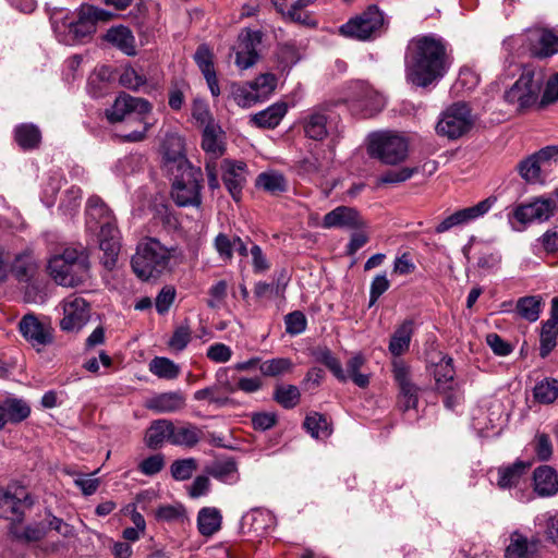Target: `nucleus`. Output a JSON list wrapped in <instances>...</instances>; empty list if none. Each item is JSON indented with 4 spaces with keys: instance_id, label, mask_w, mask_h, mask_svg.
<instances>
[{
    "instance_id": "obj_1",
    "label": "nucleus",
    "mask_w": 558,
    "mask_h": 558,
    "mask_svg": "<svg viewBox=\"0 0 558 558\" xmlns=\"http://www.w3.org/2000/svg\"><path fill=\"white\" fill-rule=\"evenodd\" d=\"M405 78L416 87L441 80L451 65L448 44L434 34L413 37L405 52Z\"/></svg>"
},
{
    "instance_id": "obj_2",
    "label": "nucleus",
    "mask_w": 558,
    "mask_h": 558,
    "mask_svg": "<svg viewBox=\"0 0 558 558\" xmlns=\"http://www.w3.org/2000/svg\"><path fill=\"white\" fill-rule=\"evenodd\" d=\"M47 269L57 284L66 288L84 286L92 278L89 254L83 246H69L54 254Z\"/></svg>"
},
{
    "instance_id": "obj_3",
    "label": "nucleus",
    "mask_w": 558,
    "mask_h": 558,
    "mask_svg": "<svg viewBox=\"0 0 558 558\" xmlns=\"http://www.w3.org/2000/svg\"><path fill=\"white\" fill-rule=\"evenodd\" d=\"M175 247H167L156 238L143 239L132 256L131 266L134 274L142 280L157 278L169 270Z\"/></svg>"
},
{
    "instance_id": "obj_4",
    "label": "nucleus",
    "mask_w": 558,
    "mask_h": 558,
    "mask_svg": "<svg viewBox=\"0 0 558 558\" xmlns=\"http://www.w3.org/2000/svg\"><path fill=\"white\" fill-rule=\"evenodd\" d=\"M340 34L344 37L366 41L381 36L386 31L384 13L376 7L366 10L341 25Z\"/></svg>"
},
{
    "instance_id": "obj_5",
    "label": "nucleus",
    "mask_w": 558,
    "mask_h": 558,
    "mask_svg": "<svg viewBox=\"0 0 558 558\" xmlns=\"http://www.w3.org/2000/svg\"><path fill=\"white\" fill-rule=\"evenodd\" d=\"M367 153L386 165H398L408 155V142L392 132H375L368 136Z\"/></svg>"
},
{
    "instance_id": "obj_6",
    "label": "nucleus",
    "mask_w": 558,
    "mask_h": 558,
    "mask_svg": "<svg viewBox=\"0 0 558 558\" xmlns=\"http://www.w3.org/2000/svg\"><path fill=\"white\" fill-rule=\"evenodd\" d=\"M110 17L111 14L104 9L94 5H82L77 21L69 23L64 21L61 25L54 22V29L57 32H60L62 27L68 29V38L65 39L68 44L81 43L96 32L98 21H108Z\"/></svg>"
},
{
    "instance_id": "obj_7",
    "label": "nucleus",
    "mask_w": 558,
    "mask_h": 558,
    "mask_svg": "<svg viewBox=\"0 0 558 558\" xmlns=\"http://www.w3.org/2000/svg\"><path fill=\"white\" fill-rule=\"evenodd\" d=\"M474 125V117L465 102H454L441 114L436 132L449 140H457L466 134Z\"/></svg>"
},
{
    "instance_id": "obj_8",
    "label": "nucleus",
    "mask_w": 558,
    "mask_h": 558,
    "mask_svg": "<svg viewBox=\"0 0 558 558\" xmlns=\"http://www.w3.org/2000/svg\"><path fill=\"white\" fill-rule=\"evenodd\" d=\"M162 163L167 172L185 174L194 169L185 155V143L181 135L167 132L161 144Z\"/></svg>"
},
{
    "instance_id": "obj_9",
    "label": "nucleus",
    "mask_w": 558,
    "mask_h": 558,
    "mask_svg": "<svg viewBox=\"0 0 558 558\" xmlns=\"http://www.w3.org/2000/svg\"><path fill=\"white\" fill-rule=\"evenodd\" d=\"M34 500L25 487L14 483L7 488L0 487V518L20 521L24 510L31 508Z\"/></svg>"
},
{
    "instance_id": "obj_10",
    "label": "nucleus",
    "mask_w": 558,
    "mask_h": 558,
    "mask_svg": "<svg viewBox=\"0 0 558 558\" xmlns=\"http://www.w3.org/2000/svg\"><path fill=\"white\" fill-rule=\"evenodd\" d=\"M392 376L398 386V407L405 412L415 409L418 403L420 388L413 383L411 368L403 361L392 363Z\"/></svg>"
},
{
    "instance_id": "obj_11",
    "label": "nucleus",
    "mask_w": 558,
    "mask_h": 558,
    "mask_svg": "<svg viewBox=\"0 0 558 558\" xmlns=\"http://www.w3.org/2000/svg\"><path fill=\"white\" fill-rule=\"evenodd\" d=\"M529 33V51L533 58L544 60L558 53V26L531 27Z\"/></svg>"
},
{
    "instance_id": "obj_12",
    "label": "nucleus",
    "mask_w": 558,
    "mask_h": 558,
    "mask_svg": "<svg viewBox=\"0 0 558 558\" xmlns=\"http://www.w3.org/2000/svg\"><path fill=\"white\" fill-rule=\"evenodd\" d=\"M262 40L263 33L260 31L242 29L235 48V64L238 68L246 70L257 62L259 58L258 47L262 45Z\"/></svg>"
},
{
    "instance_id": "obj_13",
    "label": "nucleus",
    "mask_w": 558,
    "mask_h": 558,
    "mask_svg": "<svg viewBox=\"0 0 558 558\" xmlns=\"http://www.w3.org/2000/svg\"><path fill=\"white\" fill-rule=\"evenodd\" d=\"M151 108L153 107L148 100L121 93L116 98L113 105L106 109L105 114L110 123H118L123 121L128 114L133 112L140 116L147 114L151 111Z\"/></svg>"
},
{
    "instance_id": "obj_14",
    "label": "nucleus",
    "mask_w": 558,
    "mask_h": 558,
    "mask_svg": "<svg viewBox=\"0 0 558 558\" xmlns=\"http://www.w3.org/2000/svg\"><path fill=\"white\" fill-rule=\"evenodd\" d=\"M497 197L495 195L488 196L474 206L459 209L445 218L436 228L437 233H444L453 227L465 225L480 217L486 215L490 208L496 204Z\"/></svg>"
},
{
    "instance_id": "obj_15",
    "label": "nucleus",
    "mask_w": 558,
    "mask_h": 558,
    "mask_svg": "<svg viewBox=\"0 0 558 558\" xmlns=\"http://www.w3.org/2000/svg\"><path fill=\"white\" fill-rule=\"evenodd\" d=\"M222 134L223 132L220 126L214 123H208L203 131L202 148L207 155V174H216L218 172L217 159H219L226 150Z\"/></svg>"
},
{
    "instance_id": "obj_16",
    "label": "nucleus",
    "mask_w": 558,
    "mask_h": 558,
    "mask_svg": "<svg viewBox=\"0 0 558 558\" xmlns=\"http://www.w3.org/2000/svg\"><path fill=\"white\" fill-rule=\"evenodd\" d=\"M64 316L60 322V327L65 331L80 330L89 318V306L87 302L80 296H72L64 300Z\"/></svg>"
},
{
    "instance_id": "obj_17",
    "label": "nucleus",
    "mask_w": 558,
    "mask_h": 558,
    "mask_svg": "<svg viewBox=\"0 0 558 558\" xmlns=\"http://www.w3.org/2000/svg\"><path fill=\"white\" fill-rule=\"evenodd\" d=\"M202 183L196 177H175L172 183L171 197L180 207L198 206L201 204Z\"/></svg>"
},
{
    "instance_id": "obj_18",
    "label": "nucleus",
    "mask_w": 558,
    "mask_h": 558,
    "mask_svg": "<svg viewBox=\"0 0 558 558\" xmlns=\"http://www.w3.org/2000/svg\"><path fill=\"white\" fill-rule=\"evenodd\" d=\"M22 336L33 347H45L52 342V329L41 323L34 314H26L19 324Z\"/></svg>"
},
{
    "instance_id": "obj_19",
    "label": "nucleus",
    "mask_w": 558,
    "mask_h": 558,
    "mask_svg": "<svg viewBox=\"0 0 558 558\" xmlns=\"http://www.w3.org/2000/svg\"><path fill=\"white\" fill-rule=\"evenodd\" d=\"M330 105L324 104L312 108L303 118L305 135L314 141H323L328 135L327 123L330 118Z\"/></svg>"
},
{
    "instance_id": "obj_20",
    "label": "nucleus",
    "mask_w": 558,
    "mask_h": 558,
    "mask_svg": "<svg viewBox=\"0 0 558 558\" xmlns=\"http://www.w3.org/2000/svg\"><path fill=\"white\" fill-rule=\"evenodd\" d=\"M322 226L325 229H356L363 227L364 222L356 209L348 206H338L324 216Z\"/></svg>"
},
{
    "instance_id": "obj_21",
    "label": "nucleus",
    "mask_w": 558,
    "mask_h": 558,
    "mask_svg": "<svg viewBox=\"0 0 558 558\" xmlns=\"http://www.w3.org/2000/svg\"><path fill=\"white\" fill-rule=\"evenodd\" d=\"M533 489L538 497L546 498L558 493V475L554 468L539 465L533 472Z\"/></svg>"
},
{
    "instance_id": "obj_22",
    "label": "nucleus",
    "mask_w": 558,
    "mask_h": 558,
    "mask_svg": "<svg viewBox=\"0 0 558 558\" xmlns=\"http://www.w3.org/2000/svg\"><path fill=\"white\" fill-rule=\"evenodd\" d=\"M31 414L29 404L20 398H7L0 403V430L7 423L17 424Z\"/></svg>"
},
{
    "instance_id": "obj_23",
    "label": "nucleus",
    "mask_w": 558,
    "mask_h": 558,
    "mask_svg": "<svg viewBox=\"0 0 558 558\" xmlns=\"http://www.w3.org/2000/svg\"><path fill=\"white\" fill-rule=\"evenodd\" d=\"M558 101V73L548 77L545 83L541 98L533 95L525 86V108H534L542 111L548 106Z\"/></svg>"
},
{
    "instance_id": "obj_24",
    "label": "nucleus",
    "mask_w": 558,
    "mask_h": 558,
    "mask_svg": "<svg viewBox=\"0 0 558 558\" xmlns=\"http://www.w3.org/2000/svg\"><path fill=\"white\" fill-rule=\"evenodd\" d=\"M430 374L435 379L437 391L440 393H447L453 391L457 387L454 381V368L452 366V359L449 356H442L437 363L430 367Z\"/></svg>"
},
{
    "instance_id": "obj_25",
    "label": "nucleus",
    "mask_w": 558,
    "mask_h": 558,
    "mask_svg": "<svg viewBox=\"0 0 558 558\" xmlns=\"http://www.w3.org/2000/svg\"><path fill=\"white\" fill-rule=\"evenodd\" d=\"M185 407V397L181 391L158 393L146 401V408L156 413H173Z\"/></svg>"
},
{
    "instance_id": "obj_26",
    "label": "nucleus",
    "mask_w": 558,
    "mask_h": 558,
    "mask_svg": "<svg viewBox=\"0 0 558 558\" xmlns=\"http://www.w3.org/2000/svg\"><path fill=\"white\" fill-rule=\"evenodd\" d=\"M203 437L204 432L197 425L190 422H173V446L191 449L196 447Z\"/></svg>"
},
{
    "instance_id": "obj_27",
    "label": "nucleus",
    "mask_w": 558,
    "mask_h": 558,
    "mask_svg": "<svg viewBox=\"0 0 558 558\" xmlns=\"http://www.w3.org/2000/svg\"><path fill=\"white\" fill-rule=\"evenodd\" d=\"M173 421L160 418L153 421L145 436V444L150 449H158L165 442L172 445Z\"/></svg>"
},
{
    "instance_id": "obj_28",
    "label": "nucleus",
    "mask_w": 558,
    "mask_h": 558,
    "mask_svg": "<svg viewBox=\"0 0 558 558\" xmlns=\"http://www.w3.org/2000/svg\"><path fill=\"white\" fill-rule=\"evenodd\" d=\"M287 110L288 106L286 102H276L267 109L253 114L250 121L260 129H274L279 125Z\"/></svg>"
},
{
    "instance_id": "obj_29",
    "label": "nucleus",
    "mask_w": 558,
    "mask_h": 558,
    "mask_svg": "<svg viewBox=\"0 0 558 558\" xmlns=\"http://www.w3.org/2000/svg\"><path fill=\"white\" fill-rule=\"evenodd\" d=\"M105 39L128 56H134L136 53L135 38L132 32L125 26L111 27L107 31Z\"/></svg>"
},
{
    "instance_id": "obj_30",
    "label": "nucleus",
    "mask_w": 558,
    "mask_h": 558,
    "mask_svg": "<svg viewBox=\"0 0 558 558\" xmlns=\"http://www.w3.org/2000/svg\"><path fill=\"white\" fill-rule=\"evenodd\" d=\"M14 140L23 150L37 149L41 143V132L33 123H22L14 129Z\"/></svg>"
},
{
    "instance_id": "obj_31",
    "label": "nucleus",
    "mask_w": 558,
    "mask_h": 558,
    "mask_svg": "<svg viewBox=\"0 0 558 558\" xmlns=\"http://www.w3.org/2000/svg\"><path fill=\"white\" fill-rule=\"evenodd\" d=\"M111 211L98 196H92L87 201L86 223L90 230L98 229L101 222L112 220Z\"/></svg>"
},
{
    "instance_id": "obj_32",
    "label": "nucleus",
    "mask_w": 558,
    "mask_h": 558,
    "mask_svg": "<svg viewBox=\"0 0 558 558\" xmlns=\"http://www.w3.org/2000/svg\"><path fill=\"white\" fill-rule=\"evenodd\" d=\"M413 333V322L404 320L392 333L389 342V351L395 356H400L409 350Z\"/></svg>"
},
{
    "instance_id": "obj_33",
    "label": "nucleus",
    "mask_w": 558,
    "mask_h": 558,
    "mask_svg": "<svg viewBox=\"0 0 558 558\" xmlns=\"http://www.w3.org/2000/svg\"><path fill=\"white\" fill-rule=\"evenodd\" d=\"M555 208L556 205L551 198H536L534 202L525 204V221H546L554 215Z\"/></svg>"
},
{
    "instance_id": "obj_34",
    "label": "nucleus",
    "mask_w": 558,
    "mask_h": 558,
    "mask_svg": "<svg viewBox=\"0 0 558 558\" xmlns=\"http://www.w3.org/2000/svg\"><path fill=\"white\" fill-rule=\"evenodd\" d=\"M497 485L501 489L517 486L523 477V461L517 459L512 464L504 465L498 469Z\"/></svg>"
},
{
    "instance_id": "obj_35",
    "label": "nucleus",
    "mask_w": 558,
    "mask_h": 558,
    "mask_svg": "<svg viewBox=\"0 0 558 558\" xmlns=\"http://www.w3.org/2000/svg\"><path fill=\"white\" fill-rule=\"evenodd\" d=\"M37 264L29 254H20L15 257L11 271L22 282H28L37 272Z\"/></svg>"
},
{
    "instance_id": "obj_36",
    "label": "nucleus",
    "mask_w": 558,
    "mask_h": 558,
    "mask_svg": "<svg viewBox=\"0 0 558 558\" xmlns=\"http://www.w3.org/2000/svg\"><path fill=\"white\" fill-rule=\"evenodd\" d=\"M221 525V515L216 508H203L198 512L197 526L204 536H210L216 533Z\"/></svg>"
},
{
    "instance_id": "obj_37",
    "label": "nucleus",
    "mask_w": 558,
    "mask_h": 558,
    "mask_svg": "<svg viewBox=\"0 0 558 558\" xmlns=\"http://www.w3.org/2000/svg\"><path fill=\"white\" fill-rule=\"evenodd\" d=\"M537 533H543L546 539L553 544L558 543V514L547 511L535 518Z\"/></svg>"
},
{
    "instance_id": "obj_38",
    "label": "nucleus",
    "mask_w": 558,
    "mask_h": 558,
    "mask_svg": "<svg viewBox=\"0 0 558 558\" xmlns=\"http://www.w3.org/2000/svg\"><path fill=\"white\" fill-rule=\"evenodd\" d=\"M236 472V462L233 459L216 461L206 468L207 474L225 483L234 482Z\"/></svg>"
},
{
    "instance_id": "obj_39",
    "label": "nucleus",
    "mask_w": 558,
    "mask_h": 558,
    "mask_svg": "<svg viewBox=\"0 0 558 558\" xmlns=\"http://www.w3.org/2000/svg\"><path fill=\"white\" fill-rule=\"evenodd\" d=\"M558 325L543 322L539 332V356L547 357L557 345Z\"/></svg>"
},
{
    "instance_id": "obj_40",
    "label": "nucleus",
    "mask_w": 558,
    "mask_h": 558,
    "mask_svg": "<svg viewBox=\"0 0 558 558\" xmlns=\"http://www.w3.org/2000/svg\"><path fill=\"white\" fill-rule=\"evenodd\" d=\"M533 396L542 404L554 403L558 398V380L550 377L541 380L535 385Z\"/></svg>"
},
{
    "instance_id": "obj_41",
    "label": "nucleus",
    "mask_w": 558,
    "mask_h": 558,
    "mask_svg": "<svg viewBox=\"0 0 558 558\" xmlns=\"http://www.w3.org/2000/svg\"><path fill=\"white\" fill-rule=\"evenodd\" d=\"M313 354L315 360L324 364L338 380H347L348 376L345 375L340 361L332 354V352L328 348H317Z\"/></svg>"
},
{
    "instance_id": "obj_42",
    "label": "nucleus",
    "mask_w": 558,
    "mask_h": 558,
    "mask_svg": "<svg viewBox=\"0 0 558 558\" xmlns=\"http://www.w3.org/2000/svg\"><path fill=\"white\" fill-rule=\"evenodd\" d=\"M303 426L314 438H327L331 434L327 418L317 412L308 414L304 420Z\"/></svg>"
},
{
    "instance_id": "obj_43",
    "label": "nucleus",
    "mask_w": 558,
    "mask_h": 558,
    "mask_svg": "<svg viewBox=\"0 0 558 558\" xmlns=\"http://www.w3.org/2000/svg\"><path fill=\"white\" fill-rule=\"evenodd\" d=\"M149 371L159 378L174 379L180 374V367L167 357H154L149 363Z\"/></svg>"
},
{
    "instance_id": "obj_44",
    "label": "nucleus",
    "mask_w": 558,
    "mask_h": 558,
    "mask_svg": "<svg viewBox=\"0 0 558 558\" xmlns=\"http://www.w3.org/2000/svg\"><path fill=\"white\" fill-rule=\"evenodd\" d=\"M99 248L104 253L101 257L102 265L111 270L118 260L120 252V242L116 238H99Z\"/></svg>"
},
{
    "instance_id": "obj_45",
    "label": "nucleus",
    "mask_w": 558,
    "mask_h": 558,
    "mask_svg": "<svg viewBox=\"0 0 558 558\" xmlns=\"http://www.w3.org/2000/svg\"><path fill=\"white\" fill-rule=\"evenodd\" d=\"M231 97L242 108H250L260 101L258 95L250 87V83L243 85L232 84Z\"/></svg>"
},
{
    "instance_id": "obj_46",
    "label": "nucleus",
    "mask_w": 558,
    "mask_h": 558,
    "mask_svg": "<svg viewBox=\"0 0 558 558\" xmlns=\"http://www.w3.org/2000/svg\"><path fill=\"white\" fill-rule=\"evenodd\" d=\"M248 83L250 87L258 95L259 100L263 101L275 90L277 77L275 74L264 73Z\"/></svg>"
},
{
    "instance_id": "obj_47",
    "label": "nucleus",
    "mask_w": 558,
    "mask_h": 558,
    "mask_svg": "<svg viewBox=\"0 0 558 558\" xmlns=\"http://www.w3.org/2000/svg\"><path fill=\"white\" fill-rule=\"evenodd\" d=\"M541 161L558 162V145L546 146L525 159L527 170L541 171Z\"/></svg>"
},
{
    "instance_id": "obj_48",
    "label": "nucleus",
    "mask_w": 558,
    "mask_h": 558,
    "mask_svg": "<svg viewBox=\"0 0 558 558\" xmlns=\"http://www.w3.org/2000/svg\"><path fill=\"white\" fill-rule=\"evenodd\" d=\"M300 391L296 386H278L274 393V399L283 408L292 409L300 401Z\"/></svg>"
},
{
    "instance_id": "obj_49",
    "label": "nucleus",
    "mask_w": 558,
    "mask_h": 558,
    "mask_svg": "<svg viewBox=\"0 0 558 558\" xmlns=\"http://www.w3.org/2000/svg\"><path fill=\"white\" fill-rule=\"evenodd\" d=\"M196 469L197 462L194 458L175 460L170 466L171 475L175 481H186L191 478Z\"/></svg>"
},
{
    "instance_id": "obj_50",
    "label": "nucleus",
    "mask_w": 558,
    "mask_h": 558,
    "mask_svg": "<svg viewBox=\"0 0 558 558\" xmlns=\"http://www.w3.org/2000/svg\"><path fill=\"white\" fill-rule=\"evenodd\" d=\"M292 362L290 359L277 357L263 362L259 369L264 376L275 377L292 369Z\"/></svg>"
},
{
    "instance_id": "obj_51",
    "label": "nucleus",
    "mask_w": 558,
    "mask_h": 558,
    "mask_svg": "<svg viewBox=\"0 0 558 558\" xmlns=\"http://www.w3.org/2000/svg\"><path fill=\"white\" fill-rule=\"evenodd\" d=\"M255 186L271 195H279L287 191L288 183L284 177H257Z\"/></svg>"
},
{
    "instance_id": "obj_52",
    "label": "nucleus",
    "mask_w": 558,
    "mask_h": 558,
    "mask_svg": "<svg viewBox=\"0 0 558 558\" xmlns=\"http://www.w3.org/2000/svg\"><path fill=\"white\" fill-rule=\"evenodd\" d=\"M532 447L539 461H548L553 456V444L545 433H537L532 441Z\"/></svg>"
},
{
    "instance_id": "obj_53",
    "label": "nucleus",
    "mask_w": 558,
    "mask_h": 558,
    "mask_svg": "<svg viewBox=\"0 0 558 558\" xmlns=\"http://www.w3.org/2000/svg\"><path fill=\"white\" fill-rule=\"evenodd\" d=\"M146 82V77L131 66L125 68L120 76V84L132 90H138Z\"/></svg>"
},
{
    "instance_id": "obj_54",
    "label": "nucleus",
    "mask_w": 558,
    "mask_h": 558,
    "mask_svg": "<svg viewBox=\"0 0 558 558\" xmlns=\"http://www.w3.org/2000/svg\"><path fill=\"white\" fill-rule=\"evenodd\" d=\"M194 60L198 65L199 70L202 71V73L204 74V76L215 72L213 53L207 46H198L194 54Z\"/></svg>"
},
{
    "instance_id": "obj_55",
    "label": "nucleus",
    "mask_w": 558,
    "mask_h": 558,
    "mask_svg": "<svg viewBox=\"0 0 558 558\" xmlns=\"http://www.w3.org/2000/svg\"><path fill=\"white\" fill-rule=\"evenodd\" d=\"M286 331L289 335H299L306 328V317L300 311H294L284 317Z\"/></svg>"
},
{
    "instance_id": "obj_56",
    "label": "nucleus",
    "mask_w": 558,
    "mask_h": 558,
    "mask_svg": "<svg viewBox=\"0 0 558 558\" xmlns=\"http://www.w3.org/2000/svg\"><path fill=\"white\" fill-rule=\"evenodd\" d=\"M47 533L46 527L43 524H34L26 526L23 531L15 530L13 532L17 539L29 542H38L45 537Z\"/></svg>"
},
{
    "instance_id": "obj_57",
    "label": "nucleus",
    "mask_w": 558,
    "mask_h": 558,
    "mask_svg": "<svg viewBox=\"0 0 558 558\" xmlns=\"http://www.w3.org/2000/svg\"><path fill=\"white\" fill-rule=\"evenodd\" d=\"M544 305L541 295L525 296V320L534 323L539 318Z\"/></svg>"
},
{
    "instance_id": "obj_58",
    "label": "nucleus",
    "mask_w": 558,
    "mask_h": 558,
    "mask_svg": "<svg viewBox=\"0 0 558 558\" xmlns=\"http://www.w3.org/2000/svg\"><path fill=\"white\" fill-rule=\"evenodd\" d=\"M165 466V458L162 454H154L144 459L140 464V471L145 475H155Z\"/></svg>"
},
{
    "instance_id": "obj_59",
    "label": "nucleus",
    "mask_w": 558,
    "mask_h": 558,
    "mask_svg": "<svg viewBox=\"0 0 558 558\" xmlns=\"http://www.w3.org/2000/svg\"><path fill=\"white\" fill-rule=\"evenodd\" d=\"M277 423V415L272 412H258L252 414V425L256 430H268Z\"/></svg>"
},
{
    "instance_id": "obj_60",
    "label": "nucleus",
    "mask_w": 558,
    "mask_h": 558,
    "mask_svg": "<svg viewBox=\"0 0 558 558\" xmlns=\"http://www.w3.org/2000/svg\"><path fill=\"white\" fill-rule=\"evenodd\" d=\"M390 287V282L387 279L385 274L377 275L372 283L369 289V305L376 303L380 295H383Z\"/></svg>"
},
{
    "instance_id": "obj_61",
    "label": "nucleus",
    "mask_w": 558,
    "mask_h": 558,
    "mask_svg": "<svg viewBox=\"0 0 558 558\" xmlns=\"http://www.w3.org/2000/svg\"><path fill=\"white\" fill-rule=\"evenodd\" d=\"M232 356V350L225 343H214L207 349V357L216 363H226Z\"/></svg>"
},
{
    "instance_id": "obj_62",
    "label": "nucleus",
    "mask_w": 558,
    "mask_h": 558,
    "mask_svg": "<svg viewBox=\"0 0 558 558\" xmlns=\"http://www.w3.org/2000/svg\"><path fill=\"white\" fill-rule=\"evenodd\" d=\"M505 558H523V534L514 531L510 536V543L505 549Z\"/></svg>"
},
{
    "instance_id": "obj_63",
    "label": "nucleus",
    "mask_w": 558,
    "mask_h": 558,
    "mask_svg": "<svg viewBox=\"0 0 558 558\" xmlns=\"http://www.w3.org/2000/svg\"><path fill=\"white\" fill-rule=\"evenodd\" d=\"M175 298V290L172 287H165L156 298V310L159 314H165L169 311Z\"/></svg>"
},
{
    "instance_id": "obj_64",
    "label": "nucleus",
    "mask_w": 558,
    "mask_h": 558,
    "mask_svg": "<svg viewBox=\"0 0 558 558\" xmlns=\"http://www.w3.org/2000/svg\"><path fill=\"white\" fill-rule=\"evenodd\" d=\"M537 242L546 253L558 252V227L547 230Z\"/></svg>"
}]
</instances>
